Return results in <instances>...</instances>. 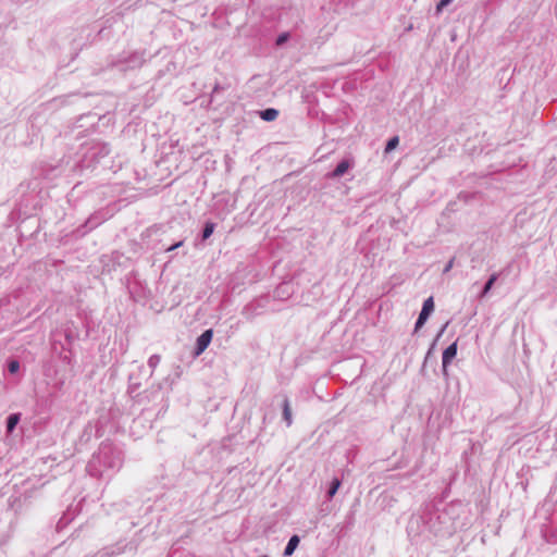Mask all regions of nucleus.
I'll return each instance as SVG.
<instances>
[{
	"label": "nucleus",
	"mask_w": 557,
	"mask_h": 557,
	"mask_svg": "<svg viewBox=\"0 0 557 557\" xmlns=\"http://www.w3.org/2000/svg\"><path fill=\"white\" fill-rule=\"evenodd\" d=\"M183 245H184V239H181V240L176 242L175 244L171 245L170 247H168L165 250L173 251V250L182 247Z\"/></svg>",
	"instance_id": "nucleus-24"
},
{
	"label": "nucleus",
	"mask_w": 557,
	"mask_h": 557,
	"mask_svg": "<svg viewBox=\"0 0 557 557\" xmlns=\"http://www.w3.org/2000/svg\"><path fill=\"white\" fill-rule=\"evenodd\" d=\"M214 230L215 223L211 221L206 222L200 234L201 240L206 242L213 234Z\"/></svg>",
	"instance_id": "nucleus-14"
},
{
	"label": "nucleus",
	"mask_w": 557,
	"mask_h": 557,
	"mask_svg": "<svg viewBox=\"0 0 557 557\" xmlns=\"http://www.w3.org/2000/svg\"><path fill=\"white\" fill-rule=\"evenodd\" d=\"M138 387H139V384H137V383H131V384H129V386H128V392H129L131 394H133V393H135V392L138 389Z\"/></svg>",
	"instance_id": "nucleus-26"
},
{
	"label": "nucleus",
	"mask_w": 557,
	"mask_h": 557,
	"mask_svg": "<svg viewBox=\"0 0 557 557\" xmlns=\"http://www.w3.org/2000/svg\"><path fill=\"white\" fill-rule=\"evenodd\" d=\"M434 309V298L433 296H430L423 301L422 309L414 324V332H418L426 323Z\"/></svg>",
	"instance_id": "nucleus-4"
},
{
	"label": "nucleus",
	"mask_w": 557,
	"mask_h": 557,
	"mask_svg": "<svg viewBox=\"0 0 557 557\" xmlns=\"http://www.w3.org/2000/svg\"><path fill=\"white\" fill-rule=\"evenodd\" d=\"M160 360H161L160 355L156 354V355L150 356V358L148 359V366L151 369V372H153L154 369L158 367Z\"/></svg>",
	"instance_id": "nucleus-20"
},
{
	"label": "nucleus",
	"mask_w": 557,
	"mask_h": 557,
	"mask_svg": "<svg viewBox=\"0 0 557 557\" xmlns=\"http://www.w3.org/2000/svg\"><path fill=\"white\" fill-rule=\"evenodd\" d=\"M355 165V161L352 158H344L341 160L334 170L327 172L325 174V178L327 180H336L345 175L350 169Z\"/></svg>",
	"instance_id": "nucleus-5"
},
{
	"label": "nucleus",
	"mask_w": 557,
	"mask_h": 557,
	"mask_svg": "<svg viewBox=\"0 0 557 557\" xmlns=\"http://www.w3.org/2000/svg\"><path fill=\"white\" fill-rule=\"evenodd\" d=\"M289 37H290V36H289V33H287V32H284V33L280 34V35L277 36V38H276V45H277V46H282V45H284L285 42H287V41H288Z\"/></svg>",
	"instance_id": "nucleus-21"
},
{
	"label": "nucleus",
	"mask_w": 557,
	"mask_h": 557,
	"mask_svg": "<svg viewBox=\"0 0 557 557\" xmlns=\"http://www.w3.org/2000/svg\"><path fill=\"white\" fill-rule=\"evenodd\" d=\"M213 337V331L208 329L203 331L196 339V345L194 349V356H200L210 345Z\"/></svg>",
	"instance_id": "nucleus-7"
},
{
	"label": "nucleus",
	"mask_w": 557,
	"mask_h": 557,
	"mask_svg": "<svg viewBox=\"0 0 557 557\" xmlns=\"http://www.w3.org/2000/svg\"><path fill=\"white\" fill-rule=\"evenodd\" d=\"M453 0H441L436 4V13H440L445 7H447Z\"/></svg>",
	"instance_id": "nucleus-22"
},
{
	"label": "nucleus",
	"mask_w": 557,
	"mask_h": 557,
	"mask_svg": "<svg viewBox=\"0 0 557 557\" xmlns=\"http://www.w3.org/2000/svg\"><path fill=\"white\" fill-rule=\"evenodd\" d=\"M143 531L144 530H140L139 532H137L135 534V536L127 543H123L120 541L113 545L103 547L102 549L98 550L92 556H85V557H116L126 552L136 553L139 545L143 542V536H141Z\"/></svg>",
	"instance_id": "nucleus-2"
},
{
	"label": "nucleus",
	"mask_w": 557,
	"mask_h": 557,
	"mask_svg": "<svg viewBox=\"0 0 557 557\" xmlns=\"http://www.w3.org/2000/svg\"><path fill=\"white\" fill-rule=\"evenodd\" d=\"M225 88L223 86H221L220 84H215L213 89H212V92H211V102L213 100V97L219 94L220 91L224 90Z\"/></svg>",
	"instance_id": "nucleus-23"
},
{
	"label": "nucleus",
	"mask_w": 557,
	"mask_h": 557,
	"mask_svg": "<svg viewBox=\"0 0 557 557\" xmlns=\"http://www.w3.org/2000/svg\"><path fill=\"white\" fill-rule=\"evenodd\" d=\"M18 422H20V413H11L7 418V422H5L8 432H12Z\"/></svg>",
	"instance_id": "nucleus-16"
},
{
	"label": "nucleus",
	"mask_w": 557,
	"mask_h": 557,
	"mask_svg": "<svg viewBox=\"0 0 557 557\" xmlns=\"http://www.w3.org/2000/svg\"><path fill=\"white\" fill-rule=\"evenodd\" d=\"M257 305V302H249L244 307L242 313L247 320H252L255 317L261 313V311H258Z\"/></svg>",
	"instance_id": "nucleus-11"
},
{
	"label": "nucleus",
	"mask_w": 557,
	"mask_h": 557,
	"mask_svg": "<svg viewBox=\"0 0 557 557\" xmlns=\"http://www.w3.org/2000/svg\"><path fill=\"white\" fill-rule=\"evenodd\" d=\"M282 397V416L283 420L286 422L287 426H290L293 423V414H292V408L289 399L286 395H281Z\"/></svg>",
	"instance_id": "nucleus-9"
},
{
	"label": "nucleus",
	"mask_w": 557,
	"mask_h": 557,
	"mask_svg": "<svg viewBox=\"0 0 557 557\" xmlns=\"http://www.w3.org/2000/svg\"><path fill=\"white\" fill-rule=\"evenodd\" d=\"M259 116L265 122H272L278 116V110L267 108L258 112Z\"/></svg>",
	"instance_id": "nucleus-13"
},
{
	"label": "nucleus",
	"mask_w": 557,
	"mask_h": 557,
	"mask_svg": "<svg viewBox=\"0 0 557 557\" xmlns=\"http://www.w3.org/2000/svg\"><path fill=\"white\" fill-rule=\"evenodd\" d=\"M20 361L14 358H10L7 361V369L10 374H17L20 371Z\"/></svg>",
	"instance_id": "nucleus-17"
},
{
	"label": "nucleus",
	"mask_w": 557,
	"mask_h": 557,
	"mask_svg": "<svg viewBox=\"0 0 557 557\" xmlns=\"http://www.w3.org/2000/svg\"><path fill=\"white\" fill-rule=\"evenodd\" d=\"M124 462L122 449L109 441L100 444L98 450L92 454L86 466V470L92 478H101L106 472L120 471Z\"/></svg>",
	"instance_id": "nucleus-1"
},
{
	"label": "nucleus",
	"mask_w": 557,
	"mask_h": 557,
	"mask_svg": "<svg viewBox=\"0 0 557 557\" xmlns=\"http://www.w3.org/2000/svg\"><path fill=\"white\" fill-rule=\"evenodd\" d=\"M447 324H448V322H447V323H445V324L442 326L441 331H440V332H438V334H437V338H438V337L444 333V331H445V329H446Z\"/></svg>",
	"instance_id": "nucleus-30"
},
{
	"label": "nucleus",
	"mask_w": 557,
	"mask_h": 557,
	"mask_svg": "<svg viewBox=\"0 0 557 557\" xmlns=\"http://www.w3.org/2000/svg\"><path fill=\"white\" fill-rule=\"evenodd\" d=\"M458 344L457 341L446 347L442 355V371L444 375H448L447 368L457 356Z\"/></svg>",
	"instance_id": "nucleus-8"
},
{
	"label": "nucleus",
	"mask_w": 557,
	"mask_h": 557,
	"mask_svg": "<svg viewBox=\"0 0 557 557\" xmlns=\"http://www.w3.org/2000/svg\"><path fill=\"white\" fill-rule=\"evenodd\" d=\"M65 339L67 344L71 345L75 339L74 333L72 331H65Z\"/></svg>",
	"instance_id": "nucleus-25"
},
{
	"label": "nucleus",
	"mask_w": 557,
	"mask_h": 557,
	"mask_svg": "<svg viewBox=\"0 0 557 557\" xmlns=\"http://www.w3.org/2000/svg\"><path fill=\"white\" fill-rule=\"evenodd\" d=\"M299 543H300L299 535H297V534L292 535L284 548L283 555L285 557L292 556L294 554V552L297 549Z\"/></svg>",
	"instance_id": "nucleus-10"
},
{
	"label": "nucleus",
	"mask_w": 557,
	"mask_h": 557,
	"mask_svg": "<svg viewBox=\"0 0 557 557\" xmlns=\"http://www.w3.org/2000/svg\"><path fill=\"white\" fill-rule=\"evenodd\" d=\"M4 304V300L0 299V309L3 307Z\"/></svg>",
	"instance_id": "nucleus-31"
},
{
	"label": "nucleus",
	"mask_w": 557,
	"mask_h": 557,
	"mask_svg": "<svg viewBox=\"0 0 557 557\" xmlns=\"http://www.w3.org/2000/svg\"><path fill=\"white\" fill-rule=\"evenodd\" d=\"M262 301H263V300H261V299H260V300H253V301H252V302H257V304H258V305H257V309H258V311H261V309H263V308H264V305L262 304Z\"/></svg>",
	"instance_id": "nucleus-29"
},
{
	"label": "nucleus",
	"mask_w": 557,
	"mask_h": 557,
	"mask_svg": "<svg viewBox=\"0 0 557 557\" xmlns=\"http://www.w3.org/2000/svg\"><path fill=\"white\" fill-rule=\"evenodd\" d=\"M285 286H286V285H281V286H278V287L276 288V290H275V294H276L277 296H281L282 294H285V293H286V292L284 290Z\"/></svg>",
	"instance_id": "nucleus-28"
},
{
	"label": "nucleus",
	"mask_w": 557,
	"mask_h": 557,
	"mask_svg": "<svg viewBox=\"0 0 557 557\" xmlns=\"http://www.w3.org/2000/svg\"><path fill=\"white\" fill-rule=\"evenodd\" d=\"M398 144H399L398 136H394V137L389 138L385 146V152H389V151L394 150L398 146Z\"/></svg>",
	"instance_id": "nucleus-19"
},
{
	"label": "nucleus",
	"mask_w": 557,
	"mask_h": 557,
	"mask_svg": "<svg viewBox=\"0 0 557 557\" xmlns=\"http://www.w3.org/2000/svg\"><path fill=\"white\" fill-rule=\"evenodd\" d=\"M94 149H97L98 151L95 152V156L106 157L111 152L110 146L108 144H98L94 147Z\"/></svg>",
	"instance_id": "nucleus-18"
},
{
	"label": "nucleus",
	"mask_w": 557,
	"mask_h": 557,
	"mask_svg": "<svg viewBox=\"0 0 557 557\" xmlns=\"http://www.w3.org/2000/svg\"><path fill=\"white\" fill-rule=\"evenodd\" d=\"M103 220L104 218L100 212L91 214L82 226L76 228V236L86 235L88 232L100 225L103 222Z\"/></svg>",
	"instance_id": "nucleus-6"
},
{
	"label": "nucleus",
	"mask_w": 557,
	"mask_h": 557,
	"mask_svg": "<svg viewBox=\"0 0 557 557\" xmlns=\"http://www.w3.org/2000/svg\"><path fill=\"white\" fill-rule=\"evenodd\" d=\"M145 63V52L134 51L129 53H121L111 61L110 66L115 67L121 72L136 70Z\"/></svg>",
	"instance_id": "nucleus-3"
},
{
	"label": "nucleus",
	"mask_w": 557,
	"mask_h": 557,
	"mask_svg": "<svg viewBox=\"0 0 557 557\" xmlns=\"http://www.w3.org/2000/svg\"><path fill=\"white\" fill-rule=\"evenodd\" d=\"M453 263H454V259L449 260V261L447 262V264L445 265V268H444L443 272H444V273L449 272V271H450V269L453 268Z\"/></svg>",
	"instance_id": "nucleus-27"
},
{
	"label": "nucleus",
	"mask_w": 557,
	"mask_h": 557,
	"mask_svg": "<svg viewBox=\"0 0 557 557\" xmlns=\"http://www.w3.org/2000/svg\"><path fill=\"white\" fill-rule=\"evenodd\" d=\"M498 276L499 274L498 273H493L488 278L487 281L485 282L479 297L480 298H484L490 292L491 289L493 288L495 282L498 280Z\"/></svg>",
	"instance_id": "nucleus-12"
},
{
	"label": "nucleus",
	"mask_w": 557,
	"mask_h": 557,
	"mask_svg": "<svg viewBox=\"0 0 557 557\" xmlns=\"http://www.w3.org/2000/svg\"><path fill=\"white\" fill-rule=\"evenodd\" d=\"M342 482L338 478H334L329 486V490L326 492V496L329 499L333 498L335 494L337 493Z\"/></svg>",
	"instance_id": "nucleus-15"
}]
</instances>
